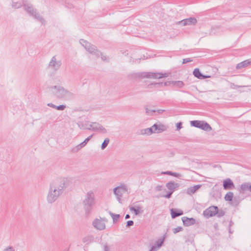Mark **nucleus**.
<instances>
[{
  "instance_id": "nucleus-20",
  "label": "nucleus",
  "mask_w": 251,
  "mask_h": 251,
  "mask_svg": "<svg viewBox=\"0 0 251 251\" xmlns=\"http://www.w3.org/2000/svg\"><path fill=\"white\" fill-rule=\"evenodd\" d=\"M201 185L197 184V185H195L193 186L187 188V193L189 195H191L193 194L194 193H195L199 188H201Z\"/></svg>"
},
{
  "instance_id": "nucleus-46",
  "label": "nucleus",
  "mask_w": 251,
  "mask_h": 251,
  "mask_svg": "<svg viewBox=\"0 0 251 251\" xmlns=\"http://www.w3.org/2000/svg\"><path fill=\"white\" fill-rule=\"evenodd\" d=\"M159 248L158 247H157V246L154 245L151 246V248L149 251H157V250Z\"/></svg>"
},
{
  "instance_id": "nucleus-44",
  "label": "nucleus",
  "mask_w": 251,
  "mask_h": 251,
  "mask_svg": "<svg viewBox=\"0 0 251 251\" xmlns=\"http://www.w3.org/2000/svg\"><path fill=\"white\" fill-rule=\"evenodd\" d=\"M134 225V222L132 220H129L126 222V227H129L130 226H132Z\"/></svg>"
},
{
  "instance_id": "nucleus-59",
  "label": "nucleus",
  "mask_w": 251,
  "mask_h": 251,
  "mask_svg": "<svg viewBox=\"0 0 251 251\" xmlns=\"http://www.w3.org/2000/svg\"><path fill=\"white\" fill-rule=\"evenodd\" d=\"M69 249H70V248H69V247H68V248L65 249L63 251H69Z\"/></svg>"
},
{
  "instance_id": "nucleus-12",
  "label": "nucleus",
  "mask_w": 251,
  "mask_h": 251,
  "mask_svg": "<svg viewBox=\"0 0 251 251\" xmlns=\"http://www.w3.org/2000/svg\"><path fill=\"white\" fill-rule=\"evenodd\" d=\"M93 226L97 229L101 230L105 228V224L102 221L96 219L93 222Z\"/></svg>"
},
{
  "instance_id": "nucleus-56",
  "label": "nucleus",
  "mask_w": 251,
  "mask_h": 251,
  "mask_svg": "<svg viewBox=\"0 0 251 251\" xmlns=\"http://www.w3.org/2000/svg\"><path fill=\"white\" fill-rule=\"evenodd\" d=\"M91 128H92V127L90 126V125H89L88 127L85 128V129L89 130H92V129H91Z\"/></svg>"
},
{
  "instance_id": "nucleus-62",
  "label": "nucleus",
  "mask_w": 251,
  "mask_h": 251,
  "mask_svg": "<svg viewBox=\"0 0 251 251\" xmlns=\"http://www.w3.org/2000/svg\"><path fill=\"white\" fill-rule=\"evenodd\" d=\"M138 60H140V58H139V59H136V60H137V61H138Z\"/></svg>"
},
{
  "instance_id": "nucleus-48",
  "label": "nucleus",
  "mask_w": 251,
  "mask_h": 251,
  "mask_svg": "<svg viewBox=\"0 0 251 251\" xmlns=\"http://www.w3.org/2000/svg\"><path fill=\"white\" fill-rule=\"evenodd\" d=\"M162 190V186L158 185L155 187V190L156 191H160Z\"/></svg>"
},
{
  "instance_id": "nucleus-51",
  "label": "nucleus",
  "mask_w": 251,
  "mask_h": 251,
  "mask_svg": "<svg viewBox=\"0 0 251 251\" xmlns=\"http://www.w3.org/2000/svg\"><path fill=\"white\" fill-rule=\"evenodd\" d=\"M4 251H14L13 248L12 247H9L6 249H5Z\"/></svg>"
},
{
  "instance_id": "nucleus-18",
  "label": "nucleus",
  "mask_w": 251,
  "mask_h": 251,
  "mask_svg": "<svg viewBox=\"0 0 251 251\" xmlns=\"http://www.w3.org/2000/svg\"><path fill=\"white\" fill-rule=\"evenodd\" d=\"M166 186L169 191L174 192L175 189L179 186V184L175 183L174 181H170L166 183Z\"/></svg>"
},
{
  "instance_id": "nucleus-1",
  "label": "nucleus",
  "mask_w": 251,
  "mask_h": 251,
  "mask_svg": "<svg viewBox=\"0 0 251 251\" xmlns=\"http://www.w3.org/2000/svg\"><path fill=\"white\" fill-rule=\"evenodd\" d=\"M58 182V184H55L54 183L50 184L47 197V201L49 203L55 202L72 182L71 178L67 177L60 178Z\"/></svg>"
},
{
  "instance_id": "nucleus-41",
  "label": "nucleus",
  "mask_w": 251,
  "mask_h": 251,
  "mask_svg": "<svg viewBox=\"0 0 251 251\" xmlns=\"http://www.w3.org/2000/svg\"><path fill=\"white\" fill-rule=\"evenodd\" d=\"M174 192L169 191L166 194L163 195L162 197L167 199H169L171 197V196Z\"/></svg>"
},
{
  "instance_id": "nucleus-47",
  "label": "nucleus",
  "mask_w": 251,
  "mask_h": 251,
  "mask_svg": "<svg viewBox=\"0 0 251 251\" xmlns=\"http://www.w3.org/2000/svg\"><path fill=\"white\" fill-rule=\"evenodd\" d=\"M109 248L107 244H105L103 246V251H109Z\"/></svg>"
},
{
  "instance_id": "nucleus-35",
  "label": "nucleus",
  "mask_w": 251,
  "mask_h": 251,
  "mask_svg": "<svg viewBox=\"0 0 251 251\" xmlns=\"http://www.w3.org/2000/svg\"><path fill=\"white\" fill-rule=\"evenodd\" d=\"M93 135L92 134L91 135H90L89 136H88L87 138H86L84 140V141H83L82 142H81L80 144H81V145L83 146V147H85L86 146V145L87 144V143L90 141V140L92 138V137H93Z\"/></svg>"
},
{
  "instance_id": "nucleus-28",
  "label": "nucleus",
  "mask_w": 251,
  "mask_h": 251,
  "mask_svg": "<svg viewBox=\"0 0 251 251\" xmlns=\"http://www.w3.org/2000/svg\"><path fill=\"white\" fill-rule=\"evenodd\" d=\"M152 72H143L139 75V76L141 78H151Z\"/></svg>"
},
{
  "instance_id": "nucleus-58",
  "label": "nucleus",
  "mask_w": 251,
  "mask_h": 251,
  "mask_svg": "<svg viewBox=\"0 0 251 251\" xmlns=\"http://www.w3.org/2000/svg\"><path fill=\"white\" fill-rule=\"evenodd\" d=\"M228 231L230 233H232V231H231V227H228Z\"/></svg>"
},
{
  "instance_id": "nucleus-31",
  "label": "nucleus",
  "mask_w": 251,
  "mask_h": 251,
  "mask_svg": "<svg viewBox=\"0 0 251 251\" xmlns=\"http://www.w3.org/2000/svg\"><path fill=\"white\" fill-rule=\"evenodd\" d=\"M94 240V237L93 236H87L84 237L82 239V242L83 243H90L92 242Z\"/></svg>"
},
{
  "instance_id": "nucleus-39",
  "label": "nucleus",
  "mask_w": 251,
  "mask_h": 251,
  "mask_svg": "<svg viewBox=\"0 0 251 251\" xmlns=\"http://www.w3.org/2000/svg\"><path fill=\"white\" fill-rule=\"evenodd\" d=\"M146 112L149 115H152L153 113L156 112V110H154V109L150 110L148 108H146Z\"/></svg>"
},
{
  "instance_id": "nucleus-24",
  "label": "nucleus",
  "mask_w": 251,
  "mask_h": 251,
  "mask_svg": "<svg viewBox=\"0 0 251 251\" xmlns=\"http://www.w3.org/2000/svg\"><path fill=\"white\" fill-rule=\"evenodd\" d=\"M170 83H171L173 86L177 87L178 88H182L184 86V83L183 81L178 80V81H171Z\"/></svg>"
},
{
  "instance_id": "nucleus-22",
  "label": "nucleus",
  "mask_w": 251,
  "mask_h": 251,
  "mask_svg": "<svg viewBox=\"0 0 251 251\" xmlns=\"http://www.w3.org/2000/svg\"><path fill=\"white\" fill-rule=\"evenodd\" d=\"M166 237V233L163 235V236L160 238L158 239L155 242L154 245L157 246L158 248H160L163 244V243L165 241V239Z\"/></svg>"
},
{
  "instance_id": "nucleus-2",
  "label": "nucleus",
  "mask_w": 251,
  "mask_h": 251,
  "mask_svg": "<svg viewBox=\"0 0 251 251\" xmlns=\"http://www.w3.org/2000/svg\"><path fill=\"white\" fill-rule=\"evenodd\" d=\"M95 195L94 193L90 191L87 193L85 199L83 201L84 209L87 216L89 215L91 212L92 207L95 204Z\"/></svg>"
},
{
  "instance_id": "nucleus-60",
  "label": "nucleus",
  "mask_w": 251,
  "mask_h": 251,
  "mask_svg": "<svg viewBox=\"0 0 251 251\" xmlns=\"http://www.w3.org/2000/svg\"><path fill=\"white\" fill-rule=\"evenodd\" d=\"M217 226H218V224H215L214 225V227H216Z\"/></svg>"
},
{
  "instance_id": "nucleus-30",
  "label": "nucleus",
  "mask_w": 251,
  "mask_h": 251,
  "mask_svg": "<svg viewBox=\"0 0 251 251\" xmlns=\"http://www.w3.org/2000/svg\"><path fill=\"white\" fill-rule=\"evenodd\" d=\"M109 214L110 215L111 217H112V218L113 219V222L114 223H116L118 220V219H119V218L120 217L119 214H114V213L111 212V211L109 212Z\"/></svg>"
},
{
  "instance_id": "nucleus-43",
  "label": "nucleus",
  "mask_w": 251,
  "mask_h": 251,
  "mask_svg": "<svg viewBox=\"0 0 251 251\" xmlns=\"http://www.w3.org/2000/svg\"><path fill=\"white\" fill-rule=\"evenodd\" d=\"M182 128V122H178L176 125V128L177 130H180Z\"/></svg>"
},
{
  "instance_id": "nucleus-36",
  "label": "nucleus",
  "mask_w": 251,
  "mask_h": 251,
  "mask_svg": "<svg viewBox=\"0 0 251 251\" xmlns=\"http://www.w3.org/2000/svg\"><path fill=\"white\" fill-rule=\"evenodd\" d=\"M22 4L20 2H13L12 4V7L14 8H19L22 6Z\"/></svg>"
},
{
  "instance_id": "nucleus-38",
  "label": "nucleus",
  "mask_w": 251,
  "mask_h": 251,
  "mask_svg": "<svg viewBox=\"0 0 251 251\" xmlns=\"http://www.w3.org/2000/svg\"><path fill=\"white\" fill-rule=\"evenodd\" d=\"M151 85H153L155 88H159L162 87V82L151 83Z\"/></svg>"
},
{
  "instance_id": "nucleus-10",
  "label": "nucleus",
  "mask_w": 251,
  "mask_h": 251,
  "mask_svg": "<svg viewBox=\"0 0 251 251\" xmlns=\"http://www.w3.org/2000/svg\"><path fill=\"white\" fill-rule=\"evenodd\" d=\"M181 220L185 226H189L196 224V220L194 218L183 217L181 218Z\"/></svg>"
},
{
  "instance_id": "nucleus-45",
  "label": "nucleus",
  "mask_w": 251,
  "mask_h": 251,
  "mask_svg": "<svg viewBox=\"0 0 251 251\" xmlns=\"http://www.w3.org/2000/svg\"><path fill=\"white\" fill-rule=\"evenodd\" d=\"M192 61V60L190 58H186L183 59L182 63L183 64H186L188 62H190Z\"/></svg>"
},
{
  "instance_id": "nucleus-14",
  "label": "nucleus",
  "mask_w": 251,
  "mask_h": 251,
  "mask_svg": "<svg viewBox=\"0 0 251 251\" xmlns=\"http://www.w3.org/2000/svg\"><path fill=\"white\" fill-rule=\"evenodd\" d=\"M193 74L195 77L200 79H203L210 77V75H203L198 68L194 70Z\"/></svg>"
},
{
  "instance_id": "nucleus-32",
  "label": "nucleus",
  "mask_w": 251,
  "mask_h": 251,
  "mask_svg": "<svg viewBox=\"0 0 251 251\" xmlns=\"http://www.w3.org/2000/svg\"><path fill=\"white\" fill-rule=\"evenodd\" d=\"M129 209L131 211L133 212L135 215H137L140 213V207H130Z\"/></svg>"
},
{
  "instance_id": "nucleus-25",
  "label": "nucleus",
  "mask_w": 251,
  "mask_h": 251,
  "mask_svg": "<svg viewBox=\"0 0 251 251\" xmlns=\"http://www.w3.org/2000/svg\"><path fill=\"white\" fill-rule=\"evenodd\" d=\"M153 133V130L151 128V126L150 128H147L145 129H143L141 130L140 133L142 135H151Z\"/></svg>"
},
{
  "instance_id": "nucleus-15",
  "label": "nucleus",
  "mask_w": 251,
  "mask_h": 251,
  "mask_svg": "<svg viewBox=\"0 0 251 251\" xmlns=\"http://www.w3.org/2000/svg\"><path fill=\"white\" fill-rule=\"evenodd\" d=\"M250 182H244L241 185L240 188H238V191L240 194H244L247 191L250 192Z\"/></svg>"
},
{
  "instance_id": "nucleus-40",
  "label": "nucleus",
  "mask_w": 251,
  "mask_h": 251,
  "mask_svg": "<svg viewBox=\"0 0 251 251\" xmlns=\"http://www.w3.org/2000/svg\"><path fill=\"white\" fill-rule=\"evenodd\" d=\"M182 230H183L182 227H181V226H178V227H177L176 228H174L173 229V233L174 234H176L177 232L182 231Z\"/></svg>"
},
{
  "instance_id": "nucleus-3",
  "label": "nucleus",
  "mask_w": 251,
  "mask_h": 251,
  "mask_svg": "<svg viewBox=\"0 0 251 251\" xmlns=\"http://www.w3.org/2000/svg\"><path fill=\"white\" fill-rule=\"evenodd\" d=\"M23 6L25 10L31 16L39 21L42 24H45V19L37 12V10L33 8L30 3H26L23 2Z\"/></svg>"
},
{
  "instance_id": "nucleus-27",
  "label": "nucleus",
  "mask_w": 251,
  "mask_h": 251,
  "mask_svg": "<svg viewBox=\"0 0 251 251\" xmlns=\"http://www.w3.org/2000/svg\"><path fill=\"white\" fill-rule=\"evenodd\" d=\"M233 193L232 192H227L225 196V200L226 201H229L230 202L231 201H232L233 200Z\"/></svg>"
},
{
  "instance_id": "nucleus-57",
  "label": "nucleus",
  "mask_w": 251,
  "mask_h": 251,
  "mask_svg": "<svg viewBox=\"0 0 251 251\" xmlns=\"http://www.w3.org/2000/svg\"><path fill=\"white\" fill-rule=\"evenodd\" d=\"M121 197H119V196H118V197H117V199H118V201H119V202H121Z\"/></svg>"
},
{
  "instance_id": "nucleus-33",
  "label": "nucleus",
  "mask_w": 251,
  "mask_h": 251,
  "mask_svg": "<svg viewBox=\"0 0 251 251\" xmlns=\"http://www.w3.org/2000/svg\"><path fill=\"white\" fill-rule=\"evenodd\" d=\"M109 142V139L108 138H106L103 142H102L101 145V150H104L106 148V147L107 146L108 143Z\"/></svg>"
},
{
  "instance_id": "nucleus-19",
  "label": "nucleus",
  "mask_w": 251,
  "mask_h": 251,
  "mask_svg": "<svg viewBox=\"0 0 251 251\" xmlns=\"http://www.w3.org/2000/svg\"><path fill=\"white\" fill-rule=\"evenodd\" d=\"M251 64V59H249L244 60L239 63L237 64L236 68L237 69H241L243 68L246 67Z\"/></svg>"
},
{
  "instance_id": "nucleus-64",
  "label": "nucleus",
  "mask_w": 251,
  "mask_h": 251,
  "mask_svg": "<svg viewBox=\"0 0 251 251\" xmlns=\"http://www.w3.org/2000/svg\"><path fill=\"white\" fill-rule=\"evenodd\" d=\"M250 123L251 124V121H250Z\"/></svg>"
},
{
  "instance_id": "nucleus-13",
  "label": "nucleus",
  "mask_w": 251,
  "mask_h": 251,
  "mask_svg": "<svg viewBox=\"0 0 251 251\" xmlns=\"http://www.w3.org/2000/svg\"><path fill=\"white\" fill-rule=\"evenodd\" d=\"M197 22V19L195 17H190L182 20L180 23L183 25H195Z\"/></svg>"
},
{
  "instance_id": "nucleus-42",
  "label": "nucleus",
  "mask_w": 251,
  "mask_h": 251,
  "mask_svg": "<svg viewBox=\"0 0 251 251\" xmlns=\"http://www.w3.org/2000/svg\"><path fill=\"white\" fill-rule=\"evenodd\" d=\"M65 108H66V105H65L61 104V105H59L56 106L55 109L58 110L62 111V110H64Z\"/></svg>"
},
{
  "instance_id": "nucleus-8",
  "label": "nucleus",
  "mask_w": 251,
  "mask_h": 251,
  "mask_svg": "<svg viewBox=\"0 0 251 251\" xmlns=\"http://www.w3.org/2000/svg\"><path fill=\"white\" fill-rule=\"evenodd\" d=\"M223 186L224 190H232L235 187L234 183L229 178L223 180Z\"/></svg>"
},
{
  "instance_id": "nucleus-55",
  "label": "nucleus",
  "mask_w": 251,
  "mask_h": 251,
  "mask_svg": "<svg viewBox=\"0 0 251 251\" xmlns=\"http://www.w3.org/2000/svg\"><path fill=\"white\" fill-rule=\"evenodd\" d=\"M130 218V215L129 214H126L125 216V219H127Z\"/></svg>"
},
{
  "instance_id": "nucleus-6",
  "label": "nucleus",
  "mask_w": 251,
  "mask_h": 251,
  "mask_svg": "<svg viewBox=\"0 0 251 251\" xmlns=\"http://www.w3.org/2000/svg\"><path fill=\"white\" fill-rule=\"evenodd\" d=\"M190 125L204 131H209L212 129L210 126L204 121L193 120L190 122Z\"/></svg>"
},
{
  "instance_id": "nucleus-54",
  "label": "nucleus",
  "mask_w": 251,
  "mask_h": 251,
  "mask_svg": "<svg viewBox=\"0 0 251 251\" xmlns=\"http://www.w3.org/2000/svg\"><path fill=\"white\" fill-rule=\"evenodd\" d=\"M233 225L234 223L231 220H230L229 223L228 227H231V226H232Z\"/></svg>"
},
{
  "instance_id": "nucleus-50",
  "label": "nucleus",
  "mask_w": 251,
  "mask_h": 251,
  "mask_svg": "<svg viewBox=\"0 0 251 251\" xmlns=\"http://www.w3.org/2000/svg\"><path fill=\"white\" fill-rule=\"evenodd\" d=\"M171 81H166V82H162V87L163 86H168L169 85V84H171V83H170Z\"/></svg>"
},
{
  "instance_id": "nucleus-34",
  "label": "nucleus",
  "mask_w": 251,
  "mask_h": 251,
  "mask_svg": "<svg viewBox=\"0 0 251 251\" xmlns=\"http://www.w3.org/2000/svg\"><path fill=\"white\" fill-rule=\"evenodd\" d=\"M82 148H83V146L81 145V144H79L76 146L75 147L73 148L72 149V151L73 152H76Z\"/></svg>"
},
{
  "instance_id": "nucleus-4",
  "label": "nucleus",
  "mask_w": 251,
  "mask_h": 251,
  "mask_svg": "<svg viewBox=\"0 0 251 251\" xmlns=\"http://www.w3.org/2000/svg\"><path fill=\"white\" fill-rule=\"evenodd\" d=\"M79 42L87 51L96 57L99 58L100 55H101V52L97 49V47L86 40L80 39Z\"/></svg>"
},
{
  "instance_id": "nucleus-52",
  "label": "nucleus",
  "mask_w": 251,
  "mask_h": 251,
  "mask_svg": "<svg viewBox=\"0 0 251 251\" xmlns=\"http://www.w3.org/2000/svg\"><path fill=\"white\" fill-rule=\"evenodd\" d=\"M164 111H165V110H164V109L156 110V112H157L158 114H161Z\"/></svg>"
},
{
  "instance_id": "nucleus-29",
  "label": "nucleus",
  "mask_w": 251,
  "mask_h": 251,
  "mask_svg": "<svg viewBox=\"0 0 251 251\" xmlns=\"http://www.w3.org/2000/svg\"><path fill=\"white\" fill-rule=\"evenodd\" d=\"M162 174H165V175H168L172 176H173L174 177H178L180 176V175L178 173H176V172H173L172 171H166V172H163L162 173Z\"/></svg>"
},
{
  "instance_id": "nucleus-5",
  "label": "nucleus",
  "mask_w": 251,
  "mask_h": 251,
  "mask_svg": "<svg viewBox=\"0 0 251 251\" xmlns=\"http://www.w3.org/2000/svg\"><path fill=\"white\" fill-rule=\"evenodd\" d=\"M54 88L57 90L55 95L59 99H71L75 97L74 93L62 86H54Z\"/></svg>"
},
{
  "instance_id": "nucleus-11",
  "label": "nucleus",
  "mask_w": 251,
  "mask_h": 251,
  "mask_svg": "<svg viewBox=\"0 0 251 251\" xmlns=\"http://www.w3.org/2000/svg\"><path fill=\"white\" fill-rule=\"evenodd\" d=\"M49 65L50 67H52L54 70H57L61 65V62L60 61H56L55 56H53Z\"/></svg>"
},
{
  "instance_id": "nucleus-49",
  "label": "nucleus",
  "mask_w": 251,
  "mask_h": 251,
  "mask_svg": "<svg viewBox=\"0 0 251 251\" xmlns=\"http://www.w3.org/2000/svg\"><path fill=\"white\" fill-rule=\"evenodd\" d=\"M47 105L50 107H52L53 108H56V105H54V104L52 103H49L47 104Z\"/></svg>"
},
{
  "instance_id": "nucleus-61",
  "label": "nucleus",
  "mask_w": 251,
  "mask_h": 251,
  "mask_svg": "<svg viewBox=\"0 0 251 251\" xmlns=\"http://www.w3.org/2000/svg\"><path fill=\"white\" fill-rule=\"evenodd\" d=\"M250 192H251V185H250Z\"/></svg>"
},
{
  "instance_id": "nucleus-63",
  "label": "nucleus",
  "mask_w": 251,
  "mask_h": 251,
  "mask_svg": "<svg viewBox=\"0 0 251 251\" xmlns=\"http://www.w3.org/2000/svg\"><path fill=\"white\" fill-rule=\"evenodd\" d=\"M238 87H241V86H238Z\"/></svg>"
},
{
  "instance_id": "nucleus-17",
  "label": "nucleus",
  "mask_w": 251,
  "mask_h": 251,
  "mask_svg": "<svg viewBox=\"0 0 251 251\" xmlns=\"http://www.w3.org/2000/svg\"><path fill=\"white\" fill-rule=\"evenodd\" d=\"M164 125H159L155 124L151 126V128L153 130V133H159L165 130L164 128Z\"/></svg>"
},
{
  "instance_id": "nucleus-26",
  "label": "nucleus",
  "mask_w": 251,
  "mask_h": 251,
  "mask_svg": "<svg viewBox=\"0 0 251 251\" xmlns=\"http://www.w3.org/2000/svg\"><path fill=\"white\" fill-rule=\"evenodd\" d=\"M241 201V200L239 197H234L233 198L232 201L230 202L231 205L234 206H237L239 205Z\"/></svg>"
},
{
  "instance_id": "nucleus-23",
  "label": "nucleus",
  "mask_w": 251,
  "mask_h": 251,
  "mask_svg": "<svg viewBox=\"0 0 251 251\" xmlns=\"http://www.w3.org/2000/svg\"><path fill=\"white\" fill-rule=\"evenodd\" d=\"M167 76L166 73H152V74H151V78H161L166 77Z\"/></svg>"
},
{
  "instance_id": "nucleus-37",
  "label": "nucleus",
  "mask_w": 251,
  "mask_h": 251,
  "mask_svg": "<svg viewBox=\"0 0 251 251\" xmlns=\"http://www.w3.org/2000/svg\"><path fill=\"white\" fill-rule=\"evenodd\" d=\"M225 214V212L223 210H222V209L219 210V209L218 208V212L216 214L218 217H219V218L221 217L224 216Z\"/></svg>"
},
{
  "instance_id": "nucleus-16",
  "label": "nucleus",
  "mask_w": 251,
  "mask_h": 251,
  "mask_svg": "<svg viewBox=\"0 0 251 251\" xmlns=\"http://www.w3.org/2000/svg\"><path fill=\"white\" fill-rule=\"evenodd\" d=\"M170 214L172 218L175 219L178 216L182 215L183 214V212L182 210L172 208L170 209Z\"/></svg>"
},
{
  "instance_id": "nucleus-21",
  "label": "nucleus",
  "mask_w": 251,
  "mask_h": 251,
  "mask_svg": "<svg viewBox=\"0 0 251 251\" xmlns=\"http://www.w3.org/2000/svg\"><path fill=\"white\" fill-rule=\"evenodd\" d=\"M120 188H124L125 189H126V186L125 185H121L120 186L117 187L113 189V192L114 194L117 196V197H122L123 193L122 191L120 190Z\"/></svg>"
},
{
  "instance_id": "nucleus-9",
  "label": "nucleus",
  "mask_w": 251,
  "mask_h": 251,
  "mask_svg": "<svg viewBox=\"0 0 251 251\" xmlns=\"http://www.w3.org/2000/svg\"><path fill=\"white\" fill-rule=\"evenodd\" d=\"M90 126L92 127L91 129H92L93 131L100 130L102 133H106L107 132L106 129L97 122L92 123V124L90 125Z\"/></svg>"
},
{
  "instance_id": "nucleus-7",
  "label": "nucleus",
  "mask_w": 251,
  "mask_h": 251,
  "mask_svg": "<svg viewBox=\"0 0 251 251\" xmlns=\"http://www.w3.org/2000/svg\"><path fill=\"white\" fill-rule=\"evenodd\" d=\"M218 212V207L217 206H212L206 209L203 212V215L206 218L215 216Z\"/></svg>"
},
{
  "instance_id": "nucleus-53",
  "label": "nucleus",
  "mask_w": 251,
  "mask_h": 251,
  "mask_svg": "<svg viewBox=\"0 0 251 251\" xmlns=\"http://www.w3.org/2000/svg\"><path fill=\"white\" fill-rule=\"evenodd\" d=\"M100 56H101V58L102 60L103 61H105L107 60V57L106 56H104V55H102V54L101 55H100Z\"/></svg>"
}]
</instances>
